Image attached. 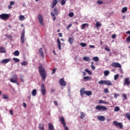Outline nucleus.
Returning <instances> with one entry per match:
<instances>
[{
    "label": "nucleus",
    "instance_id": "obj_38",
    "mask_svg": "<svg viewBox=\"0 0 130 130\" xmlns=\"http://www.w3.org/2000/svg\"><path fill=\"white\" fill-rule=\"evenodd\" d=\"M85 117V114L81 112V116H80V118L81 119H83V118H84Z\"/></svg>",
    "mask_w": 130,
    "mask_h": 130
},
{
    "label": "nucleus",
    "instance_id": "obj_60",
    "mask_svg": "<svg viewBox=\"0 0 130 130\" xmlns=\"http://www.w3.org/2000/svg\"><path fill=\"white\" fill-rule=\"evenodd\" d=\"M54 104H55V105L56 106H58V103H57V101H54Z\"/></svg>",
    "mask_w": 130,
    "mask_h": 130
},
{
    "label": "nucleus",
    "instance_id": "obj_11",
    "mask_svg": "<svg viewBox=\"0 0 130 130\" xmlns=\"http://www.w3.org/2000/svg\"><path fill=\"white\" fill-rule=\"evenodd\" d=\"M59 85L60 86H66L67 83L64 81V79L63 78H61L59 80Z\"/></svg>",
    "mask_w": 130,
    "mask_h": 130
},
{
    "label": "nucleus",
    "instance_id": "obj_6",
    "mask_svg": "<svg viewBox=\"0 0 130 130\" xmlns=\"http://www.w3.org/2000/svg\"><path fill=\"white\" fill-rule=\"evenodd\" d=\"M9 18H10V15L8 14L3 13L0 15V19H2V20H7Z\"/></svg>",
    "mask_w": 130,
    "mask_h": 130
},
{
    "label": "nucleus",
    "instance_id": "obj_10",
    "mask_svg": "<svg viewBox=\"0 0 130 130\" xmlns=\"http://www.w3.org/2000/svg\"><path fill=\"white\" fill-rule=\"evenodd\" d=\"M20 40L23 44L25 43V30H23L21 35Z\"/></svg>",
    "mask_w": 130,
    "mask_h": 130
},
{
    "label": "nucleus",
    "instance_id": "obj_59",
    "mask_svg": "<svg viewBox=\"0 0 130 130\" xmlns=\"http://www.w3.org/2000/svg\"><path fill=\"white\" fill-rule=\"evenodd\" d=\"M118 96H119V94H117V93H115V94H114V97H115V98H117V97H118Z\"/></svg>",
    "mask_w": 130,
    "mask_h": 130
},
{
    "label": "nucleus",
    "instance_id": "obj_26",
    "mask_svg": "<svg viewBox=\"0 0 130 130\" xmlns=\"http://www.w3.org/2000/svg\"><path fill=\"white\" fill-rule=\"evenodd\" d=\"M25 18L24 15H20L19 16V21H24L25 20Z\"/></svg>",
    "mask_w": 130,
    "mask_h": 130
},
{
    "label": "nucleus",
    "instance_id": "obj_7",
    "mask_svg": "<svg viewBox=\"0 0 130 130\" xmlns=\"http://www.w3.org/2000/svg\"><path fill=\"white\" fill-rule=\"evenodd\" d=\"M111 67H113V68H121V64H120L119 62H113L111 64Z\"/></svg>",
    "mask_w": 130,
    "mask_h": 130
},
{
    "label": "nucleus",
    "instance_id": "obj_24",
    "mask_svg": "<svg viewBox=\"0 0 130 130\" xmlns=\"http://www.w3.org/2000/svg\"><path fill=\"white\" fill-rule=\"evenodd\" d=\"M31 94L32 96H36V94H37V90L36 89H34L31 91Z\"/></svg>",
    "mask_w": 130,
    "mask_h": 130
},
{
    "label": "nucleus",
    "instance_id": "obj_40",
    "mask_svg": "<svg viewBox=\"0 0 130 130\" xmlns=\"http://www.w3.org/2000/svg\"><path fill=\"white\" fill-rule=\"evenodd\" d=\"M102 26V24H101L99 22H96L95 23V27H96V28H98L99 27H100Z\"/></svg>",
    "mask_w": 130,
    "mask_h": 130
},
{
    "label": "nucleus",
    "instance_id": "obj_47",
    "mask_svg": "<svg viewBox=\"0 0 130 130\" xmlns=\"http://www.w3.org/2000/svg\"><path fill=\"white\" fill-rule=\"evenodd\" d=\"M119 77V75L118 74L115 75L114 76V80L116 81V80L118 79Z\"/></svg>",
    "mask_w": 130,
    "mask_h": 130
},
{
    "label": "nucleus",
    "instance_id": "obj_33",
    "mask_svg": "<svg viewBox=\"0 0 130 130\" xmlns=\"http://www.w3.org/2000/svg\"><path fill=\"white\" fill-rule=\"evenodd\" d=\"M51 15L52 16V17H53V21H55L56 17H55V14H54V13H53V12H51Z\"/></svg>",
    "mask_w": 130,
    "mask_h": 130
},
{
    "label": "nucleus",
    "instance_id": "obj_31",
    "mask_svg": "<svg viewBox=\"0 0 130 130\" xmlns=\"http://www.w3.org/2000/svg\"><path fill=\"white\" fill-rule=\"evenodd\" d=\"M127 11V7H123L122 9V10H121L122 13H125Z\"/></svg>",
    "mask_w": 130,
    "mask_h": 130
},
{
    "label": "nucleus",
    "instance_id": "obj_15",
    "mask_svg": "<svg viewBox=\"0 0 130 130\" xmlns=\"http://www.w3.org/2000/svg\"><path fill=\"white\" fill-rule=\"evenodd\" d=\"M56 5H57V0H53L51 6L52 9H53Z\"/></svg>",
    "mask_w": 130,
    "mask_h": 130
},
{
    "label": "nucleus",
    "instance_id": "obj_8",
    "mask_svg": "<svg viewBox=\"0 0 130 130\" xmlns=\"http://www.w3.org/2000/svg\"><path fill=\"white\" fill-rule=\"evenodd\" d=\"M41 92L43 95L46 94V89H45V85L44 84H41Z\"/></svg>",
    "mask_w": 130,
    "mask_h": 130
},
{
    "label": "nucleus",
    "instance_id": "obj_50",
    "mask_svg": "<svg viewBox=\"0 0 130 130\" xmlns=\"http://www.w3.org/2000/svg\"><path fill=\"white\" fill-rule=\"evenodd\" d=\"M61 6H63V5H66V0H61Z\"/></svg>",
    "mask_w": 130,
    "mask_h": 130
},
{
    "label": "nucleus",
    "instance_id": "obj_41",
    "mask_svg": "<svg viewBox=\"0 0 130 130\" xmlns=\"http://www.w3.org/2000/svg\"><path fill=\"white\" fill-rule=\"evenodd\" d=\"M13 60H14V62H19L20 61V59L17 58H13Z\"/></svg>",
    "mask_w": 130,
    "mask_h": 130
},
{
    "label": "nucleus",
    "instance_id": "obj_48",
    "mask_svg": "<svg viewBox=\"0 0 130 130\" xmlns=\"http://www.w3.org/2000/svg\"><path fill=\"white\" fill-rule=\"evenodd\" d=\"M85 71L86 73H88L89 74V75L91 74V71H90V70H88V69H85Z\"/></svg>",
    "mask_w": 130,
    "mask_h": 130
},
{
    "label": "nucleus",
    "instance_id": "obj_39",
    "mask_svg": "<svg viewBox=\"0 0 130 130\" xmlns=\"http://www.w3.org/2000/svg\"><path fill=\"white\" fill-rule=\"evenodd\" d=\"M122 97L123 98V100H126L127 99V97L125 94H122Z\"/></svg>",
    "mask_w": 130,
    "mask_h": 130
},
{
    "label": "nucleus",
    "instance_id": "obj_35",
    "mask_svg": "<svg viewBox=\"0 0 130 130\" xmlns=\"http://www.w3.org/2000/svg\"><path fill=\"white\" fill-rule=\"evenodd\" d=\"M104 76H108V75H109L110 74L109 71L108 70L105 71L104 72Z\"/></svg>",
    "mask_w": 130,
    "mask_h": 130
},
{
    "label": "nucleus",
    "instance_id": "obj_14",
    "mask_svg": "<svg viewBox=\"0 0 130 130\" xmlns=\"http://www.w3.org/2000/svg\"><path fill=\"white\" fill-rule=\"evenodd\" d=\"M11 61V59H3L1 62V63H8V62H10Z\"/></svg>",
    "mask_w": 130,
    "mask_h": 130
},
{
    "label": "nucleus",
    "instance_id": "obj_23",
    "mask_svg": "<svg viewBox=\"0 0 130 130\" xmlns=\"http://www.w3.org/2000/svg\"><path fill=\"white\" fill-rule=\"evenodd\" d=\"M83 80H87V81H91L92 77L91 76H85L83 77Z\"/></svg>",
    "mask_w": 130,
    "mask_h": 130
},
{
    "label": "nucleus",
    "instance_id": "obj_63",
    "mask_svg": "<svg viewBox=\"0 0 130 130\" xmlns=\"http://www.w3.org/2000/svg\"><path fill=\"white\" fill-rule=\"evenodd\" d=\"M10 5L11 6H13V5H15V2H14V1L10 2Z\"/></svg>",
    "mask_w": 130,
    "mask_h": 130
},
{
    "label": "nucleus",
    "instance_id": "obj_2",
    "mask_svg": "<svg viewBox=\"0 0 130 130\" xmlns=\"http://www.w3.org/2000/svg\"><path fill=\"white\" fill-rule=\"evenodd\" d=\"M100 85H107V86H111L112 83L110 80H101L98 82Z\"/></svg>",
    "mask_w": 130,
    "mask_h": 130
},
{
    "label": "nucleus",
    "instance_id": "obj_54",
    "mask_svg": "<svg viewBox=\"0 0 130 130\" xmlns=\"http://www.w3.org/2000/svg\"><path fill=\"white\" fill-rule=\"evenodd\" d=\"M72 27V24H69L68 26H67V30H70V28H71Z\"/></svg>",
    "mask_w": 130,
    "mask_h": 130
},
{
    "label": "nucleus",
    "instance_id": "obj_44",
    "mask_svg": "<svg viewBox=\"0 0 130 130\" xmlns=\"http://www.w3.org/2000/svg\"><path fill=\"white\" fill-rule=\"evenodd\" d=\"M69 16L70 17V18H72V17H74V12H70L69 13Z\"/></svg>",
    "mask_w": 130,
    "mask_h": 130
},
{
    "label": "nucleus",
    "instance_id": "obj_25",
    "mask_svg": "<svg viewBox=\"0 0 130 130\" xmlns=\"http://www.w3.org/2000/svg\"><path fill=\"white\" fill-rule=\"evenodd\" d=\"M85 27H89V24L88 23H84L82 25L81 29L84 30Z\"/></svg>",
    "mask_w": 130,
    "mask_h": 130
},
{
    "label": "nucleus",
    "instance_id": "obj_1",
    "mask_svg": "<svg viewBox=\"0 0 130 130\" xmlns=\"http://www.w3.org/2000/svg\"><path fill=\"white\" fill-rule=\"evenodd\" d=\"M39 72L41 77H42V80L45 81V79H46L47 77L46 71L42 65L39 67Z\"/></svg>",
    "mask_w": 130,
    "mask_h": 130
},
{
    "label": "nucleus",
    "instance_id": "obj_42",
    "mask_svg": "<svg viewBox=\"0 0 130 130\" xmlns=\"http://www.w3.org/2000/svg\"><path fill=\"white\" fill-rule=\"evenodd\" d=\"M97 4H98V5H103V4H104L103 1H100V0H98L96 2Z\"/></svg>",
    "mask_w": 130,
    "mask_h": 130
},
{
    "label": "nucleus",
    "instance_id": "obj_9",
    "mask_svg": "<svg viewBox=\"0 0 130 130\" xmlns=\"http://www.w3.org/2000/svg\"><path fill=\"white\" fill-rule=\"evenodd\" d=\"M38 20L40 22V24H41L42 26H43V25H44V22H43V16H42L41 14H39Z\"/></svg>",
    "mask_w": 130,
    "mask_h": 130
},
{
    "label": "nucleus",
    "instance_id": "obj_30",
    "mask_svg": "<svg viewBox=\"0 0 130 130\" xmlns=\"http://www.w3.org/2000/svg\"><path fill=\"white\" fill-rule=\"evenodd\" d=\"M39 128L41 130H44V125H43L42 123L40 124Z\"/></svg>",
    "mask_w": 130,
    "mask_h": 130
},
{
    "label": "nucleus",
    "instance_id": "obj_46",
    "mask_svg": "<svg viewBox=\"0 0 130 130\" xmlns=\"http://www.w3.org/2000/svg\"><path fill=\"white\" fill-rule=\"evenodd\" d=\"M20 79L21 82H24V76H23V75H20Z\"/></svg>",
    "mask_w": 130,
    "mask_h": 130
},
{
    "label": "nucleus",
    "instance_id": "obj_4",
    "mask_svg": "<svg viewBox=\"0 0 130 130\" xmlns=\"http://www.w3.org/2000/svg\"><path fill=\"white\" fill-rule=\"evenodd\" d=\"M10 82H11V83H14V84L16 83L18 86H20V83L18 82V77L16 75H13V78L10 79Z\"/></svg>",
    "mask_w": 130,
    "mask_h": 130
},
{
    "label": "nucleus",
    "instance_id": "obj_62",
    "mask_svg": "<svg viewBox=\"0 0 130 130\" xmlns=\"http://www.w3.org/2000/svg\"><path fill=\"white\" fill-rule=\"evenodd\" d=\"M91 69H92V70H93V71H94V70H95V66H93V65H91Z\"/></svg>",
    "mask_w": 130,
    "mask_h": 130
},
{
    "label": "nucleus",
    "instance_id": "obj_61",
    "mask_svg": "<svg viewBox=\"0 0 130 130\" xmlns=\"http://www.w3.org/2000/svg\"><path fill=\"white\" fill-rule=\"evenodd\" d=\"M89 48H95V46L94 45H89Z\"/></svg>",
    "mask_w": 130,
    "mask_h": 130
},
{
    "label": "nucleus",
    "instance_id": "obj_53",
    "mask_svg": "<svg viewBox=\"0 0 130 130\" xmlns=\"http://www.w3.org/2000/svg\"><path fill=\"white\" fill-rule=\"evenodd\" d=\"M6 37H7V38H9V39H12V35H6Z\"/></svg>",
    "mask_w": 130,
    "mask_h": 130
},
{
    "label": "nucleus",
    "instance_id": "obj_18",
    "mask_svg": "<svg viewBox=\"0 0 130 130\" xmlns=\"http://www.w3.org/2000/svg\"><path fill=\"white\" fill-rule=\"evenodd\" d=\"M39 53L41 55V57H42V58H44V53H43V50L42 49V48H40Z\"/></svg>",
    "mask_w": 130,
    "mask_h": 130
},
{
    "label": "nucleus",
    "instance_id": "obj_19",
    "mask_svg": "<svg viewBox=\"0 0 130 130\" xmlns=\"http://www.w3.org/2000/svg\"><path fill=\"white\" fill-rule=\"evenodd\" d=\"M98 119L100 121H104V120H105V117L103 116H99L98 117Z\"/></svg>",
    "mask_w": 130,
    "mask_h": 130
},
{
    "label": "nucleus",
    "instance_id": "obj_36",
    "mask_svg": "<svg viewBox=\"0 0 130 130\" xmlns=\"http://www.w3.org/2000/svg\"><path fill=\"white\" fill-rule=\"evenodd\" d=\"M92 60L94 61H98L99 60V58L98 56L93 57Z\"/></svg>",
    "mask_w": 130,
    "mask_h": 130
},
{
    "label": "nucleus",
    "instance_id": "obj_13",
    "mask_svg": "<svg viewBox=\"0 0 130 130\" xmlns=\"http://www.w3.org/2000/svg\"><path fill=\"white\" fill-rule=\"evenodd\" d=\"M124 85H127V86H129L130 85V80L129 78H126L124 80Z\"/></svg>",
    "mask_w": 130,
    "mask_h": 130
},
{
    "label": "nucleus",
    "instance_id": "obj_29",
    "mask_svg": "<svg viewBox=\"0 0 130 130\" xmlns=\"http://www.w3.org/2000/svg\"><path fill=\"white\" fill-rule=\"evenodd\" d=\"M99 103L100 104H108V103H107L106 101H104L102 100H100L99 102Z\"/></svg>",
    "mask_w": 130,
    "mask_h": 130
},
{
    "label": "nucleus",
    "instance_id": "obj_57",
    "mask_svg": "<svg viewBox=\"0 0 130 130\" xmlns=\"http://www.w3.org/2000/svg\"><path fill=\"white\" fill-rule=\"evenodd\" d=\"M126 40L127 42H130V36L127 37Z\"/></svg>",
    "mask_w": 130,
    "mask_h": 130
},
{
    "label": "nucleus",
    "instance_id": "obj_56",
    "mask_svg": "<svg viewBox=\"0 0 130 130\" xmlns=\"http://www.w3.org/2000/svg\"><path fill=\"white\" fill-rule=\"evenodd\" d=\"M115 111H119V107H116L115 108Z\"/></svg>",
    "mask_w": 130,
    "mask_h": 130
},
{
    "label": "nucleus",
    "instance_id": "obj_27",
    "mask_svg": "<svg viewBox=\"0 0 130 130\" xmlns=\"http://www.w3.org/2000/svg\"><path fill=\"white\" fill-rule=\"evenodd\" d=\"M85 94L87 95V96H91V95H92V92L91 91H85Z\"/></svg>",
    "mask_w": 130,
    "mask_h": 130
},
{
    "label": "nucleus",
    "instance_id": "obj_37",
    "mask_svg": "<svg viewBox=\"0 0 130 130\" xmlns=\"http://www.w3.org/2000/svg\"><path fill=\"white\" fill-rule=\"evenodd\" d=\"M21 64L22 67H23V66H27V64H28V62H27V61H24L23 62L21 63Z\"/></svg>",
    "mask_w": 130,
    "mask_h": 130
},
{
    "label": "nucleus",
    "instance_id": "obj_49",
    "mask_svg": "<svg viewBox=\"0 0 130 130\" xmlns=\"http://www.w3.org/2000/svg\"><path fill=\"white\" fill-rule=\"evenodd\" d=\"M105 50H106L108 52H111V50H110V49L109 48H108V47H106L105 48Z\"/></svg>",
    "mask_w": 130,
    "mask_h": 130
},
{
    "label": "nucleus",
    "instance_id": "obj_21",
    "mask_svg": "<svg viewBox=\"0 0 130 130\" xmlns=\"http://www.w3.org/2000/svg\"><path fill=\"white\" fill-rule=\"evenodd\" d=\"M85 92H86V91H85V88H81L80 90L81 96H83L84 94H85Z\"/></svg>",
    "mask_w": 130,
    "mask_h": 130
},
{
    "label": "nucleus",
    "instance_id": "obj_64",
    "mask_svg": "<svg viewBox=\"0 0 130 130\" xmlns=\"http://www.w3.org/2000/svg\"><path fill=\"white\" fill-rule=\"evenodd\" d=\"M23 107H24V108H26V107H27V104H26V103H23Z\"/></svg>",
    "mask_w": 130,
    "mask_h": 130
},
{
    "label": "nucleus",
    "instance_id": "obj_17",
    "mask_svg": "<svg viewBox=\"0 0 130 130\" xmlns=\"http://www.w3.org/2000/svg\"><path fill=\"white\" fill-rule=\"evenodd\" d=\"M48 130H54V126L51 123H49L48 124Z\"/></svg>",
    "mask_w": 130,
    "mask_h": 130
},
{
    "label": "nucleus",
    "instance_id": "obj_34",
    "mask_svg": "<svg viewBox=\"0 0 130 130\" xmlns=\"http://www.w3.org/2000/svg\"><path fill=\"white\" fill-rule=\"evenodd\" d=\"M83 60L85 61H90V57L84 56L83 57Z\"/></svg>",
    "mask_w": 130,
    "mask_h": 130
},
{
    "label": "nucleus",
    "instance_id": "obj_55",
    "mask_svg": "<svg viewBox=\"0 0 130 130\" xmlns=\"http://www.w3.org/2000/svg\"><path fill=\"white\" fill-rule=\"evenodd\" d=\"M126 117L128 119V120H130V114H126Z\"/></svg>",
    "mask_w": 130,
    "mask_h": 130
},
{
    "label": "nucleus",
    "instance_id": "obj_20",
    "mask_svg": "<svg viewBox=\"0 0 130 130\" xmlns=\"http://www.w3.org/2000/svg\"><path fill=\"white\" fill-rule=\"evenodd\" d=\"M57 42L58 44V49L59 50L61 49V45H60V41L59 40V39H57Z\"/></svg>",
    "mask_w": 130,
    "mask_h": 130
},
{
    "label": "nucleus",
    "instance_id": "obj_43",
    "mask_svg": "<svg viewBox=\"0 0 130 130\" xmlns=\"http://www.w3.org/2000/svg\"><path fill=\"white\" fill-rule=\"evenodd\" d=\"M3 99H6V100L9 99V97L7 95H6V94H3Z\"/></svg>",
    "mask_w": 130,
    "mask_h": 130
},
{
    "label": "nucleus",
    "instance_id": "obj_45",
    "mask_svg": "<svg viewBox=\"0 0 130 130\" xmlns=\"http://www.w3.org/2000/svg\"><path fill=\"white\" fill-rule=\"evenodd\" d=\"M80 45L82 47H85V46H87V44L85 43H80Z\"/></svg>",
    "mask_w": 130,
    "mask_h": 130
},
{
    "label": "nucleus",
    "instance_id": "obj_32",
    "mask_svg": "<svg viewBox=\"0 0 130 130\" xmlns=\"http://www.w3.org/2000/svg\"><path fill=\"white\" fill-rule=\"evenodd\" d=\"M54 12H55L54 15H55L56 16H57V15H58V12L57 11V8L56 7H55L54 10H53Z\"/></svg>",
    "mask_w": 130,
    "mask_h": 130
},
{
    "label": "nucleus",
    "instance_id": "obj_16",
    "mask_svg": "<svg viewBox=\"0 0 130 130\" xmlns=\"http://www.w3.org/2000/svg\"><path fill=\"white\" fill-rule=\"evenodd\" d=\"M6 52H7L6 48L3 47H0V53H6Z\"/></svg>",
    "mask_w": 130,
    "mask_h": 130
},
{
    "label": "nucleus",
    "instance_id": "obj_58",
    "mask_svg": "<svg viewBox=\"0 0 130 130\" xmlns=\"http://www.w3.org/2000/svg\"><path fill=\"white\" fill-rule=\"evenodd\" d=\"M112 38H113V39H115V38H116V35H112Z\"/></svg>",
    "mask_w": 130,
    "mask_h": 130
},
{
    "label": "nucleus",
    "instance_id": "obj_3",
    "mask_svg": "<svg viewBox=\"0 0 130 130\" xmlns=\"http://www.w3.org/2000/svg\"><path fill=\"white\" fill-rule=\"evenodd\" d=\"M95 109L98 111H105L107 110V108L104 106L98 105L96 106Z\"/></svg>",
    "mask_w": 130,
    "mask_h": 130
},
{
    "label": "nucleus",
    "instance_id": "obj_22",
    "mask_svg": "<svg viewBox=\"0 0 130 130\" xmlns=\"http://www.w3.org/2000/svg\"><path fill=\"white\" fill-rule=\"evenodd\" d=\"M74 40H75L72 37L69 38V42L70 44H73V43H74Z\"/></svg>",
    "mask_w": 130,
    "mask_h": 130
},
{
    "label": "nucleus",
    "instance_id": "obj_51",
    "mask_svg": "<svg viewBox=\"0 0 130 130\" xmlns=\"http://www.w3.org/2000/svg\"><path fill=\"white\" fill-rule=\"evenodd\" d=\"M104 92L105 93H108L109 92V90L108 88H105Z\"/></svg>",
    "mask_w": 130,
    "mask_h": 130
},
{
    "label": "nucleus",
    "instance_id": "obj_12",
    "mask_svg": "<svg viewBox=\"0 0 130 130\" xmlns=\"http://www.w3.org/2000/svg\"><path fill=\"white\" fill-rule=\"evenodd\" d=\"M113 124L115 125L116 126H119L120 128H122L123 126L122 124L121 123H118L116 121H113Z\"/></svg>",
    "mask_w": 130,
    "mask_h": 130
},
{
    "label": "nucleus",
    "instance_id": "obj_28",
    "mask_svg": "<svg viewBox=\"0 0 130 130\" xmlns=\"http://www.w3.org/2000/svg\"><path fill=\"white\" fill-rule=\"evenodd\" d=\"M13 54L15 55V56H19V55H20V52H19L18 50H16L13 53Z\"/></svg>",
    "mask_w": 130,
    "mask_h": 130
},
{
    "label": "nucleus",
    "instance_id": "obj_5",
    "mask_svg": "<svg viewBox=\"0 0 130 130\" xmlns=\"http://www.w3.org/2000/svg\"><path fill=\"white\" fill-rule=\"evenodd\" d=\"M59 121H60V122L61 123L62 125H63V126H64L65 130H69V127L68 126H67L66 121L64 120V118L63 117H62V116L60 117Z\"/></svg>",
    "mask_w": 130,
    "mask_h": 130
},
{
    "label": "nucleus",
    "instance_id": "obj_52",
    "mask_svg": "<svg viewBox=\"0 0 130 130\" xmlns=\"http://www.w3.org/2000/svg\"><path fill=\"white\" fill-rule=\"evenodd\" d=\"M56 71V68H54L52 70V75H53V74H55V72Z\"/></svg>",
    "mask_w": 130,
    "mask_h": 130
}]
</instances>
